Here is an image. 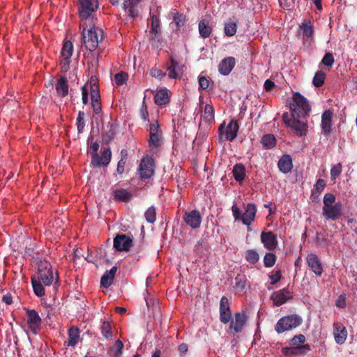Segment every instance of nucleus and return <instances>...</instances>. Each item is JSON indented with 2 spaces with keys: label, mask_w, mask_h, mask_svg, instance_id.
Wrapping results in <instances>:
<instances>
[{
  "label": "nucleus",
  "mask_w": 357,
  "mask_h": 357,
  "mask_svg": "<svg viewBox=\"0 0 357 357\" xmlns=\"http://www.w3.org/2000/svg\"><path fill=\"white\" fill-rule=\"evenodd\" d=\"M261 142L265 148L270 149L275 146L276 139L273 135L266 134L263 136Z\"/></svg>",
  "instance_id": "36"
},
{
  "label": "nucleus",
  "mask_w": 357,
  "mask_h": 357,
  "mask_svg": "<svg viewBox=\"0 0 357 357\" xmlns=\"http://www.w3.org/2000/svg\"><path fill=\"white\" fill-rule=\"evenodd\" d=\"M311 351V347L308 344L300 347H285L282 349V353L285 356H303Z\"/></svg>",
  "instance_id": "16"
},
{
  "label": "nucleus",
  "mask_w": 357,
  "mask_h": 357,
  "mask_svg": "<svg viewBox=\"0 0 357 357\" xmlns=\"http://www.w3.org/2000/svg\"><path fill=\"white\" fill-rule=\"evenodd\" d=\"M301 117L291 116L287 112L282 114V120L287 126L289 127L294 132V134L299 137L306 135L307 131V124L301 121Z\"/></svg>",
  "instance_id": "4"
},
{
  "label": "nucleus",
  "mask_w": 357,
  "mask_h": 357,
  "mask_svg": "<svg viewBox=\"0 0 357 357\" xmlns=\"http://www.w3.org/2000/svg\"><path fill=\"white\" fill-rule=\"evenodd\" d=\"M292 298V292H291L288 288H284L279 291H275L271 296V298L273 301L274 305L275 306H280Z\"/></svg>",
  "instance_id": "13"
},
{
  "label": "nucleus",
  "mask_w": 357,
  "mask_h": 357,
  "mask_svg": "<svg viewBox=\"0 0 357 357\" xmlns=\"http://www.w3.org/2000/svg\"><path fill=\"white\" fill-rule=\"evenodd\" d=\"M173 21L176 24V29L180 30L181 28L184 27L186 18L184 15L176 13L173 17Z\"/></svg>",
  "instance_id": "41"
},
{
  "label": "nucleus",
  "mask_w": 357,
  "mask_h": 357,
  "mask_svg": "<svg viewBox=\"0 0 357 357\" xmlns=\"http://www.w3.org/2000/svg\"><path fill=\"white\" fill-rule=\"evenodd\" d=\"M342 169V166L340 162L332 167L331 169V178L332 180L336 179V178L340 175Z\"/></svg>",
  "instance_id": "52"
},
{
  "label": "nucleus",
  "mask_w": 357,
  "mask_h": 357,
  "mask_svg": "<svg viewBox=\"0 0 357 357\" xmlns=\"http://www.w3.org/2000/svg\"><path fill=\"white\" fill-rule=\"evenodd\" d=\"M238 129L237 121L232 119L227 126H225V122L221 123L218 132L220 137L225 135L227 141L232 142L236 137Z\"/></svg>",
  "instance_id": "7"
},
{
  "label": "nucleus",
  "mask_w": 357,
  "mask_h": 357,
  "mask_svg": "<svg viewBox=\"0 0 357 357\" xmlns=\"http://www.w3.org/2000/svg\"><path fill=\"white\" fill-rule=\"evenodd\" d=\"M233 215L236 221H241L242 213L241 209L237 207L235 204L231 208Z\"/></svg>",
  "instance_id": "56"
},
{
  "label": "nucleus",
  "mask_w": 357,
  "mask_h": 357,
  "mask_svg": "<svg viewBox=\"0 0 357 357\" xmlns=\"http://www.w3.org/2000/svg\"><path fill=\"white\" fill-rule=\"evenodd\" d=\"M247 316L245 312H236L234 314V320L231 318L229 328L234 329L235 333H240L242 331L243 326L247 321Z\"/></svg>",
  "instance_id": "15"
},
{
  "label": "nucleus",
  "mask_w": 357,
  "mask_h": 357,
  "mask_svg": "<svg viewBox=\"0 0 357 357\" xmlns=\"http://www.w3.org/2000/svg\"><path fill=\"white\" fill-rule=\"evenodd\" d=\"M333 335L337 344H343L347 337V331L346 328L340 322H335L333 324Z\"/></svg>",
  "instance_id": "19"
},
{
  "label": "nucleus",
  "mask_w": 357,
  "mask_h": 357,
  "mask_svg": "<svg viewBox=\"0 0 357 357\" xmlns=\"http://www.w3.org/2000/svg\"><path fill=\"white\" fill-rule=\"evenodd\" d=\"M103 38V32L102 29H96L94 24L90 26L86 33V28H84L82 40L86 49L90 52L96 50L98 43Z\"/></svg>",
  "instance_id": "1"
},
{
  "label": "nucleus",
  "mask_w": 357,
  "mask_h": 357,
  "mask_svg": "<svg viewBox=\"0 0 357 357\" xmlns=\"http://www.w3.org/2000/svg\"><path fill=\"white\" fill-rule=\"evenodd\" d=\"M52 271L50 263L47 260H40L38 263V273L47 272Z\"/></svg>",
  "instance_id": "45"
},
{
  "label": "nucleus",
  "mask_w": 357,
  "mask_h": 357,
  "mask_svg": "<svg viewBox=\"0 0 357 357\" xmlns=\"http://www.w3.org/2000/svg\"><path fill=\"white\" fill-rule=\"evenodd\" d=\"M336 306L340 308L346 307V298L344 295H340L336 301Z\"/></svg>",
  "instance_id": "63"
},
{
  "label": "nucleus",
  "mask_w": 357,
  "mask_h": 357,
  "mask_svg": "<svg viewBox=\"0 0 357 357\" xmlns=\"http://www.w3.org/2000/svg\"><path fill=\"white\" fill-rule=\"evenodd\" d=\"M99 147V144L95 142L91 144L89 150L91 157V165L93 167L107 166L112 159V151L109 147L103 149L101 152V155H99L98 153Z\"/></svg>",
  "instance_id": "2"
},
{
  "label": "nucleus",
  "mask_w": 357,
  "mask_h": 357,
  "mask_svg": "<svg viewBox=\"0 0 357 357\" xmlns=\"http://www.w3.org/2000/svg\"><path fill=\"white\" fill-rule=\"evenodd\" d=\"M27 324L32 333L36 335L40 329L42 320L38 313L35 310H27Z\"/></svg>",
  "instance_id": "10"
},
{
  "label": "nucleus",
  "mask_w": 357,
  "mask_h": 357,
  "mask_svg": "<svg viewBox=\"0 0 357 357\" xmlns=\"http://www.w3.org/2000/svg\"><path fill=\"white\" fill-rule=\"evenodd\" d=\"M101 333L106 338L109 339L112 337V326L109 322L104 321L101 326Z\"/></svg>",
  "instance_id": "43"
},
{
  "label": "nucleus",
  "mask_w": 357,
  "mask_h": 357,
  "mask_svg": "<svg viewBox=\"0 0 357 357\" xmlns=\"http://www.w3.org/2000/svg\"><path fill=\"white\" fill-rule=\"evenodd\" d=\"M144 216L148 222L153 223L156 220V212L155 207H149L145 212Z\"/></svg>",
  "instance_id": "47"
},
{
  "label": "nucleus",
  "mask_w": 357,
  "mask_h": 357,
  "mask_svg": "<svg viewBox=\"0 0 357 357\" xmlns=\"http://www.w3.org/2000/svg\"><path fill=\"white\" fill-rule=\"evenodd\" d=\"M91 102L100 100V96L99 91L97 89V86H91Z\"/></svg>",
  "instance_id": "58"
},
{
  "label": "nucleus",
  "mask_w": 357,
  "mask_h": 357,
  "mask_svg": "<svg viewBox=\"0 0 357 357\" xmlns=\"http://www.w3.org/2000/svg\"><path fill=\"white\" fill-rule=\"evenodd\" d=\"M79 16L82 20L93 18V15L98 8V0H79Z\"/></svg>",
  "instance_id": "6"
},
{
  "label": "nucleus",
  "mask_w": 357,
  "mask_h": 357,
  "mask_svg": "<svg viewBox=\"0 0 357 357\" xmlns=\"http://www.w3.org/2000/svg\"><path fill=\"white\" fill-rule=\"evenodd\" d=\"M332 116L333 113L330 110L325 111L321 115V126L324 135H328L331 132Z\"/></svg>",
  "instance_id": "23"
},
{
  "label": "nucleus",
  "mask_w": 357,
  "mask_h": 357,
  "mask_svg": "<svg viewBox=\"0 0 357 357\" xmlns=\"http://www.w3.org/2000/svg\"><path fill=\"white\" fill-rule=\"evenodd\" d=\"M126 163L125 158H121L117 164L116 172L119 174H122L124 172V168Z\"/></svg>",
  "instance_id": "61"
},
{
  "label": "nucleus",
  "mask_w": 357,
  "mask_h": 357,
  "mask_svg": "<svg viewBox=\"0 0 357 357\" xmlns=\"http://www.w3.org/2000/svg\"><path fill=\"white\" fill-rule=\"evenodd\" d=\"M232 173L235 180L238 182H241L245 176V168L241 163L236 164L233 167Z\"/></svg>",
  "instance_id": "31"
},
{
  "label": "nucleus",
  "mask_w": 357,
  "mask_h": 357,
  "mask_svg": "<svg viewBox=\"0 0 357 357\" xmlns=\"http://www.w3.org/2000/svg\"><path fill=\"white\" fill-rule=\"evenodd\" d=\"M73 51V45L70 41H66L62 47L61 54L63 59H70Z\"/></svg>",
  "instance_id": "37"
},
{
  "label": "nucleus",
  "mask_w": 357,
  "mask_h": 357,
  "mask_svg": "<svg viewBox=\"0 0 357 357\" xmlns=\"http://www.w3.org/2000/svg\"><path fill=\"white\" fill-rule=\"evenodd\" d=\"M326 74L321 70L317 71L312 80V83L316 87H321L324 84Z\"/></svg>",
  "instance_id": "39"
},
{
  "label": "nucleus",
  "mask_w": 357,
  "mask_h": 357,
  "mask_svg": "<svg viewBox=\"0 0 357 357\" xmlns=\"http://www.w3.org/2000/svg\"><path fill=\"white\" fill-rule=\"evenodd\" d=\"M245 258L251 264H255L259 260L258 252L254 250H248L245 252Z\"/></svg>",
  "instance_id": "38"
},
{
  "label": "nucleus",
  "mask_w": 357,
  "mask_h": 357,
  "mask_svg": "<svg viewBox=\"0 0 357 357\" xmlns=\"http://www.w3.org/2000/svg\"><path fill=\"white\" fill-rule=\"evenodd\" d=\"M128 79V74L123 71L116 73L114 76L115 83L118 86H121V85H123V84L126 83Z\"/></svg>",
  "instance_id": "49"
},
{
  "label": "nucleus",
  "mask_w": 357,
  "mask_h": 357,
  "mask_svg": "<svg viewBox=\"0 0 357 357\" xmlns=\"http://www.w3.org/2000/svg\"><path fill=\"white\" fill-rule=\"evenodd\" d=\"M149 37L150 40L155 42L160 41L161 38V33L160 28V20L159 17L153 15L151 16V29L149 31Z\"/></svg>",
  "instance_id": "20"
},
{
  "label": "nucleus",
  "mask_w": 357,
  "mask_h": 357,
  "mask_svg": "<svg viewBox=\"0 0 357 357\" xmlns=\"http://www.w3.org/2000/svg\"><path fill=\"white\" fill-rule=\"evenodd\" d=\"M42 282L36 280L34 278H31V284L35 294L38 297H42L45 295V289L42 284Z\"/></svg>",
  "instance_id": "35"
},
{
  "label": "nucleus",
  "mask_w": 357,
  "mask_h": 357,
  "mask_svg": "<svg viewBox=\"0 0 357 357\" xmlns=\"http://www.w3.org/2000/svg\"><path fill=\"white\" fill-rule=\"evenodd\" d=\"M276 255L272 252H267L264 257V264L265 267H272L276 261Z\"/></svg>",
  "instance_id": "42"
},
{
  "label": "nucleus",
  "mask_w": 357,
  "mask_h": 357,
  "mask_svg": "<svg viewBox=\"0 0 357 357\" xmlns=\"http://www.w3.org/2000/svg\"><path fill=\"white\" fill-rule=\"evenodd\" d=\"M322 64L331 67L334 63V57L332 53L327 52L321 60Z\"/></svg>",
  "instance_id": "53"
},
{
  "label": "nucleus",
  "mask_w": 357,
  "mask_h": 357,
  "mask_svg": "<svg viewBox=\"0 0 357 357\" xmlns=\"http://www.w3.org/2000/svg\"><path fill=\"white\" fill-rule=\"evenodd\" d=\"M139 173L142 179L151 178L154 174V160L146 156L142 159L139 166Z\"/></svg>",
  "instance_id": "8"
},
{
  "label": "nucleus",
  "mask_w": 357,
  "mask_h": 357,
  "mask_svg": "<svg viewBox=\"0 0 357 357\" xmlns=\"http://www.w3.org/2000/svg\"><path fill=\"white\" fill-rule=\"evenodd\" d=\"M236 65V59L232 56H228L222 59L218 65V70L222 75H228Z\"/></svg>",
  "instance_id": "22"
},
{
  "label": "nucleus",
  "mask_w": 357,
  "mask_h": 357,
  "mask_svg": "<svg viewBox=\"0 0 357 357\" xmlns=\"http://www.w3.org/2000/svg\"><path fill=\"white\" fill-rule=\"evenodd\" d=\"M257 213V206L253 203H249L245 207V212L242 214L241 221L245 225H250L255 220Z\"/></svg>",
  "instance_id": "21"
},
{
  "label": "nucleus",
  "mask_w": 357,
  "mask_h": 357,
  "mask_svg": "<svg viewBox=\"0 0 357 357\" xmlns=\"http://www.w3.org/2000/svg\"><path fill=\"white\" fill-rule=\"evenodd\" d=\"M127 10H128V15L131 18H135V17L137 16L138 11L135 8V6L130 5L128 6H127Z\"/></svg>",
  "instance_id": "64"
},
{
  "label": "nucleus",
  "mask_w": 357,
  "mask_h": 357,
  "mask_svg": "<svg viewBox=\"0 0 357 357\" xmlns=\"http://www.w3.org/2000/svg\"><path fill=\"white\" fill-rule=\"evenodd\" d=\"M300 27L303 31V37L310 38L312 36L314 30L310 22L305 21L304 22L302 23Z\"/></svg>",
  "instance_id": "40"
},
{
  "label": "nucleus",
  "mask_w": 357,
  "mask_h": 357,
  "mask_svg": "<svg viewBox=\"0 0 357 357\" xmlns=\"http://www.w3.org/2000/svg\"><path fill=\"white\" fill-rule=\"evenodd\" d=\"M231 310L229 300L226 296H222L220 301V320L223 324H227L231 320Z\"/></svg>",
  "instance_id": "14"
},
{
  "label": "nucleus",
  "mask_w": 357,
  "mask_h": 357,
  "mask_svg": "<svg viewBox=\"0 0 357 357\" xmlns=\"http://www.w3.org/2000/svg\"><path fill=\"white\" fill-rule=\"evenodd\" d=\"M171 65L167 68L168 76L172 79H176L178 77V71L180 70L178 62L172 56L170 58Z\"/></svg>",
  "instance_id": "32"
},
{
  "label": "nucleus",
  "mask_w": 357,
  "mask_h": 357,
  "mask_svg": "<svg viewBox=\"0 0 357 357\" xmlns=\"http://www.w3.org/2000/svg\"><path fill=\"white\" fill-rule=\"evenodd\" d=\"M113 195L116 201L121 202H128L132 197V193L126 189L116 190Z\"/></svg>",
  "instance_id": "29"
},
{
  "label": "nucleus",
  "mask_w": 357,
  "mask_h": 357,
  "mask_svg": "<svg viewBox=\"0 0 357 357\" xmlns=\"http://www.w3.org/2000/svg\"><path fill=\"white\" fill-rule=\"evenodd\" d=\"M116 271V266H113L109 271L103 274L100 279V284L103 287L108 288L112 284Z\"/></svg>",
  "instance_id": "25"
},
{
  "label": "nucleus",
  "mask_w": 357,
  "mask_h": 357,
  "mask_svg": "<svg viewBox=\"0 0 357 357\" xmlns=\"http://www.w3.org/2000/svg\"><path fill=\"white\" fill-rule=\"evenodd\" d=\"M279 3L286 10H291L295 6V0H279Z\"/></svg>",
  "instance_id": "54"
},
{
  "label": "nucleus",
  "mask_w": 357,
  "mask_h": 357,
  "mask_svg": "<svg viewBox=\"0 0 357 357\" xmlns=\"http://www.w3.org/2000/svg\"><path fill=\"white\" fill-rule=\"evenodd\" d=\"M154 101L158 105H167L169 102L167 89H163L159 90L154 96Z\"/></svg>",
  "instance_id": "30"
},
{
  "label": "nucleus",
  "mask_w": 357,
  "mask_h": 357,
  "mask_svg": "<svg viewBox=\"0 0 357 357\" xmlns=\"http://www.w3.org/2000/svg\"><path fill=\"white\" fill-rule=\"evenodd\" d=\"M132 246V239L126 234H117L114 238V248L117 251L130 250Z\"/></svg>",
  "instance_id": "11"
},
{
  "label": "nucleus",
  "mask_w": 357,
  "mask_h": 357,
  "mask_svg": "<svg viewBox=\"0 0 357 357\" xmlns=\"http://www.w3.org/2000/svg\"><path fill=\"white\" fill-rule=\"evenodd\" d=\"M326 186L325 181L322 178H319L315 185H314V190L317 194H321Z\"/></svg>",
  "instance_id": "55"
},
{
  "label": "nucleus",
  "mask_w": 357,
  "mask_h": 357,
  "mask_svg": "<svg viewBox=\"0 0 357 357\" xmlns=\"http://www.w3.org/2000/svg\"><path fill=\"white\" fill-rule=\"evenodd\" d=\"M198 28L200 36L204 38H208L213 30L209 22L205 19H202L199 21Z\"/></svg>",
  "instance_id": "28"
},
{
  "label": "nucleus",
  "mask_w": 357,
  "mask_h": 357,
  "mask_svg": "<svg viewBox=\"0 0 357 357\" xmlns=\"http://www.w3.org/2000/svg\"><path fill=\"white\" fill-rule=\"evenodd\" d=\"M149 146L151 148L153 147H158L162 144L161 137L159 135H155L153 133V135H150V139L149 141Z\"/></svg>",
  "instance_id": "50"
},
{
  "label": "nucleus",
  "mask_w": 357,
  "mask_h": 357,
  "mask_svg": "<svg viewBox=\"0 0 357 357\" xmlns=\"http://www.w3.org/2000/svg\"><path fill=\"white\" fill-rule=\"evenodd\" d=\"M261 241L264 248L268 250H273L278 245L277 236L272 231H262L261 234Z\"/></svg>",
  "instance_id": "18"
},
{
  "label": "nucleus",
  "mask_w": 357,
  "mask_h": 357,
  "mask_svg": "<svg viewBox=\"0 0 357 357\" xmlns=\"http://www.w3.org/2000/svg\"><path fill=\"white\" fill-rule=\"evenodd\" d=\"M91 105L93 107V112H94L95 114H98L100 113V112L102 110V106H101L100 100L92 101L91 102Z\"/></svg>",
  "instance_id": "62"
},
{
  "label": "nucleus",
  "mask_w": 357,
  "mask_h": 357,
  "mask_svg": "<svg viewBox=\"0 0 357 357\" xmlns=\"http://www.w3.org/2000/svg\"><path fill=\"white\" fill-rule=\"evenodd\" d=\"M204 118L211 122L214 119V109L211 105L206 104L204 110Z\"/></svg>",
  "instance_id": "44"
},
{
  "label": "nucleus",
  "mask_w": 357,
  "mask_h": 357,
  "mask_svg": "<svg viewBox=\"0 0 357 357\" xmlns=\"http://www.w3.org/2000/svg\"><path fill=\"white\" fill-rule=\"evenodd\" d=\"M237 30V24L235 22L229 19L225 24L224 31L226 36H233L236 34Z\"/></svg>",
  "instance_id": "34"
},
{
  "label": "nucleus",
  "mask_w": 357,
  "mask_h": 357,
  "mask_svg": "<svg viewBox=\"0 0 357 357\" xmlns=\"http://www.w3.org/2000/svg\"><path fill=\"white\" fill-rule=\"evenodd\" d=\"M183 219L187 225L192 229H197L202 222V215L197 210L185 212Z\"/></svg>",
  "instance_id": "12"
},
{
  "label": "nucleus",
  "mask_w": 357,
  "mask_h": 357,
  "mask_svg": "<svg viewBox=\"0 0 357 357\" xmlns=\"http://www.w3.org/2000/svg\"><path fill=\"white\" fill-rule=\"evenodd\" d=\"M80 331L77 327L72 326L68 329V346L75 347L77 344L79 340Z\"/></svg>",
  "instance_id": "27"
},
{
  "label": "nucleus",
  "mask_w": 357,
  "mask_h": 357,
  "mask_svg": "<svg viewBox=\"0 0 357 357\" xmlns=\"http://www.w3.org/2000/svg\"><path fill=\"white\" fill-rule=\"evenodd\" d=\"M278 168L280 172L287 174L291 172L293 168V162L291 156L288 154L283 155L278 161Z\"/></svg>",
  "instance_id": "24"
},
{
  "label": "nucleus",
  "mask_w": 357,
  "mask_h": 357,
  "mask_svg": "<svg viewBox=\"0 0 357 357\" xmlns=\"http://www.w3.org/2000/svg\"><path fill=\"white\" fill-rule=\"evenodd\" d=\"M335 199V196L333 193H326L323 199V208H326L328 206L334 205L336 203Z\"/></svg>",
  "instance_id": "48"
},
{
  "label": "nucleus",
  "mask_w": 357,
  "mask_h": 357,
  "mask_svg": "<svg viewBox=\"0 0 357 357\" xmlns=\"http://www.w3.org/2000/svg\"><path fill=\"white\" fill-rule=\"evenodd\" d=\"M282 274L280 270H278L273 275H269V278L271 280V284H275L280 280Z\"/></svg>",
  "instance_id": "59"
},
{
  "label": "nucleus",
  "mask_w": 357,
  "mask_h": 357,
  "mask_svg": "<svg viewBox=\"0 0 357 357\" xmlns=\"http://www.w3.org/2000/svg\"><path fill=\"white\" fill-rule=\"evenodd\" d=\"M209 84H210L209 79H207L206 77H205L204 76L199 77V87L202 88V89H204V90L208 89V88L209 86Z\"/></svg>",
  "instance_id": "57"
},
{
  "label": "nucleus",
  "mask_w": 357,
  "mask_h": 357,
  "mask_svg": "<svg viewBox=\"0 0 357 357\" xmlns=\"http://www.w3.org/2000/svg\"><path fill=\"white\" fill-rule=\"evenodd\" d=\"M55 89L59 96H66L68 93V82L66 77H61L56 84Z\"/></svg>",
  "instance_id": "26"
},
{
  "label": "nucleus",
  "mask_w": 357,
  "mask_h": 357,
  "mask_svg": "<svg viewBox=\"0 0 357 357\" xmlns=\"http://www.w3.org/2000/svg\"><path fill=\"white\" fill-rule=\"evenodd\" d=\"M151 75L152 77H156L159 79H162L165 76V73L158 68L151 69Z\"/></svg>",
  "instance_id": "60"
},
{
  "label": "nucleus",
  "mask_w": 357,
  "mask_h": 357,
  "mask_svg": "<svg viewBox=\"0 0 357 357\" xmlns=\"http://www.w3.org/2000/svg\"><path fill=\"white\" fill-rule=\"evenodd\" d=\"M292 98L293 103L290 105L291 116L305 117L309 115L311 107L306 98L298 92L295 93Z\"/></svg>",
  "instance_id": "3"
},
{
  "label": "nucleus",
  "mask_w": 357,
  "mask_h": 357,
  "mask_svg": "<svg viewBox=\"0 0 357 357\" xmlns=\"http://www.w3.org/2000/svg\"><path fill=\"white\" fill-rule=\"evenodd\" d=\"M38 280L41 281L45 286L50 285L54 280L53 271L47 272L38 273Z\"/></svg>",
  "instance_id": "33"
},
{
  "label": "nucleus",
  "mask_w": 357,
  "mask_h": 357,
  "mask_svg": "<svg viewBox=\"0 0 357 357\" xmlns=\"http://www.w3.org/2000/svg\"><path fill=\"white\" fill-rule=\"evenodd\" d=\"M307 263L310 269L318 276L323 273V267L321 261L316 254H308L306 258Z\"/></svg>",
  "instance_id": "17"
},
{
  "label": "nucleus",
  "mask_w": 357,
  "mask_h": 357,
  "mask_svg": "<svg viewBox=\"0 0 357 357\" xmlns=\"http://www.w3.org/2000/svg\"><path fill=\"white\" fill-rule=\"evenodd\" d=\"M305 341V337L303 334H299L298 335L294 336L291 340L290 344L294 347H300L303 345V344Z\"/></svg>",
  "instance_id": "51"
},
{
  "label": "nucleus",
  "mask_w": 357,
  "mask_h": 357,
  "mask_svg": "<svg viewBox=\"0 0 357 357\" xmlns=\"http://www.w3.org/2000/svg\"><path fill=\"white\" fill-rule=\"evenodd\" d=\"M303 319L298 314H290L280 318L275 326V330L278 333L292 330L300 326Z\"/></svg>",
  "instance_id": "5"
},
{
  "label": "nucleus",
  "mask_w": 357,
  "mask_h": 357,
  "mask_svg": "<svg viewBox=\"0 0 357 357\" xmlns=\"http://www.w3.org/2000/svg\"><path fill=\"white\" fill-rule=\"evenodd\" d=\"M343 205L336 202L334 205L322 208V215L326 220H336L343 215Z\"/></svg>",
  "instance_id": "9"
},
{
  "label": "nucleus",
  "mask_w": 357,
  "mask_h": 357,
  "mask_svg": "<svg viewBox=\"0 0 357 357\" xmlns=\"http://www.w3.org/2000/svg\"><path fill=\"white\" fill-rule=\"evenodd\" d=\"M84 116L85 114L82 111H79L78 112V115L77 117V132L79 133H82L84 131V126H85V122H84Z\"/></svg>",
  "instance_id": "46"
}]
</instances>
